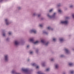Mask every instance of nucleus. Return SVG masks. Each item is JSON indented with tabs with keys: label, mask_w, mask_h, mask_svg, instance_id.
<instances>
[{
	"label": "nucleus",
	"mask_w": 74,
	"mask_h": 74,
	"mask_svg": "<svg viewBox=\"0 0 74 74\" xmlns=\"http://www.w3.org/2000/svg\"><path fill=\"white\" fill-rule=\"evenodd\" d=\"M8 33L9 35H11V34H12V32H8Z\"/></svg>",
	"instance_id": "nucleus-32"
},
{
	"label": "nucleus",
	"mask_w": 74,
	"mask_h": 74,
	"mask_svg": "<svg viewBox=\"0 0 74 74\" xmlns=\"http://www.w3.org/2000/svg\"><path fill=\"white\" fill-rule=\"evenodd\" d=\"M9 39H10L9 38H7L6 39V41H8L9 40Z\"/></svg>",
	"instance_id": "nucleus-39"
},
{
	"label": "nucleus",
	"mask_w": 74,
	"mask_h": 74,
	"mask_svg": "<svg viewBox=\"0 0 74 74\" xmlns=\"http://www.w3.org/2000/svg\"><path fill=\"white\" fill-rule=\"evenodd\" d=\"M2 35L3 37H5L6 36V34L5 32H3L2 34Z\"/></svg>",
	"instance_id": "nucleus-17"
},
{
	"label": "nucleus",
	"mask_w": 74,
	"mask_h": 74,
	"mask_svg": "<svg viewBox=\"0 0 74 74\" xmlns=\"http://www.w3.org/2000/svg\"><path fill=\"white\" fill-rule=\"evenodd\" d=\"M40 16H41V14H39L38 15V18H40Z\"/></svg>",
	"instance_id": "nucleus-37"
},
{
	"label": "nucleus",
	"mask_w": 74,
	"mask_h": 74,
	"mask_svg": "<svg viewBox=\"0 0 74 74\" xmlns=\"http://www.w3.org/2000/svg\"><path fill=\"white\" fill-rule=\"evenodd\" d=\"M22 70L25 74H29L30 73V70L28 68L22 69Z\"/></svg>",
	"instance_id": "nucleus-1"
},
{
	"label": "nucleus",
	"mask_w": 74,
	"mask_h": 74,
	"mask_svg": "<svg viewBox=\"0 0 74 74\" xmlns=\"http://www.w3.org/2000/svg\"><path fill=\"white\" fill-rule=\"evenodd\" d=\"M72 50H73V51H74V48H73Z\"/></svg>",
	"instance_id": "nucleus-46"
},
{
	"label": "nucleus",
	"mask_w": 74,
	"mask_h": 74,
	"mask_svg": "<svg viewBox=\"0 0 74 74\" xmlns=\"http://www.w3.org/2000/svg\"><path fill=\"white\" fill-rule=\"evenodd\" d=\"M30 59H28V62H29V61H30Z\"/></svg>",
	"instance_id": "nucleus-43"
},
{
	"label": "nucleus",
	"mask_w": 74,
	"mask_h": 74,
	"mask_svg": "<svg viewBox=\"0 0 74 74\" xmlns=\"http://www.w3.org/2000/svg\"><path fill=\"white\" fill-rule=\"evenodd\" d=\"M36 52L37 53H38V49H36Z\"/></svg>",
	"instance_id": "nucleus-33"
},
{
	"label": "nucleus",
	"mask_w": 74,
	"mask_h": 74,
	"mask_svg": "<svg viewBox=\"0 0 74 74\" xmlns=\"http://www.w3.org/2000/svg\"><path fill=\"white\" fill-rule=\"evenodd\" d=\"M46 71H49V69L47 68L46 69Z\"/></svg>",
	"instance_id": "nucleus-34"
},
{
	"label": "nucleus",
	"mask_w": 74,
	"mask_h": 74,
	"mask_svg": "<svg viewBox=\"0 0 74 74\" xmlns=\"http://www.w3.org/2000/svg\"><path fill=\"white\" fill-rule=\"evenodd\" d=\"M53 10V9H51L49 10V12H52V11Z\"/></svg>",
	"instance_id": "nucleus-29"
},
{
	"label": "nucleus",
	"mask_w": 74,
	"mask_h": 74,
	"mask_svg": "<svg viewBox=\"0 0 74 74\" xmlns=\"http://www.w3.org/2000/svg\"><path fill=\"white\" fill-rule=\"evenodd\" d=\"M37 13L36 12L32 14L33 16H37Z\"/></svg>",
	"instance_id": "nucleus-19"
},
{
	"label": "nucleus",
	"mask_w": 74,
	"mask_h": 74,
	"mask_svg": "<svg viewBox=\"0 0 74 74\" xmlns=\"http://www.w3.org/2000/svg\"><path fill=\"white\" fill-rule=\"evenodd\" d=\"M44 19V18H41V20H43Z\"/></svg>",
	"instance_id": "nucleus-44"
},
{
	"label": "nucleus",
	"mask_w": 74,
	"mask_h": 74,
	"mask_svg": "<svg viewBox=\"0 0 74 74\" xmlns=\"http://www.w3.org/2000/svg\"><path fill=\"white\" fill-rule=\"evenodd\" d=\"M56 13L55 12L54 13L52 16H50L49 14H47V16L49 18L51 19V18H54L56 16Z\"/></svg>",
	"instance_id": "nucleus-5"
},
{
	"label": "nucleus",
	"mask_w": 74,
	"mask_h": 74,
	"mask_svg": "<svg viewBox=\"0 0 74 74\" xmlns=\"http://www.w3.org/2000/svg\"><path fill=\"white\" fill-rule=\"evenodd\" d=\"M59 68V65L58 64H56L55 66V69H58Z\"/></svg>",
	"instance_id": "nucleus-18"
},
{
	"label": "nucleus",
	"mask_w": 74,
	"mask_h": 74,
	"mask_svg": "<svg viewBox=\"0 0 74 74\" xmlns=\"http://www.w3.org/2000/svg\"><path fill=\"white\" fill-rule=\"evenodd\" d=\"M57 40V39L56 38H53V40L54 42H55Z\"/></svg>",
	"instance_id": "nucleus-22"
},
{
	"label": "nucleus",
	"mask_w": 74,
	"mask_h": 74,
	"mask_svg": "<svg viewBox=\"0 0 74 74\" xmlns=\"http://www.w3.org/2000/svg\"><path fill=\"white\" fill-rule=\"evenodd\" d=\"M39 68L38 66H37L36 67V69H38Z\"/></svg>",
	"instance_id": "nucleus-41"
},
{
	"label": "nucleus",
	"mask_w": 74,
	"mask_h": 74,
	"mask_svg": "<svg viewBox=\"0 0 74 74\" xmlns=\"http://www.w3.org/2000/svg\"><path fill=\"white\" fill-rule=\"evenodd\" d=\"M69 65L70 66H73L74 65V64L73 62H69Z\"/></svg>",
	"instance_id": "nucleus-12"
},
{
	"label": "nucleus",
	"mask_w": 74,
	"mask_h": 74,
	"mask_svg": "<svg viewBox=\"0 0 74 74\" xmlns=\"http://www.w3.org/2000/svg\"><path fill=\"white\" fill-rule=\"evenodd\" d=\"M29 53L31 55H32V54H33V51H31Z\"/></svg>",
	"instance_id": "nucleus-35"
},
{
	"label": "nucleus",
	"mask_w": 74,
	"mask_h": 74,
	"mask_svg": "<svg viewBox=\"0 0 74 74\" xmlns=\"http://www.w3.org/2000/svg\"><path fill=\"white\" fill-rule=\"evenodd\" d=\"M14 45L15 47H18L19 45V42L17 40H15L14 42Z\"/></svg>",
	"instance_id": "nucleus-6"
},
{
	"label": "nucleus",
	"mask_w": 74,
	"mask_h": 74,
	"mask_svg": "<svg viewBox=\"0 0 74 74\" xmlns=\"http://www.w3.org/2000/svg\"><path fill=\"white\" fill-rule=\"evenodd\" d=\"M17 9L18 10H21L22 9V7L21 6H18L17 7Z\"/></svg>",
	"instance_id": "nucleus-14"
},
{
	"label": "nucleus",
	"mask_w": 74,
	"mask_h": 74,
	"mask_svg": "<svg viewBox=\"0 0 74 74\" xmlns=\"http://www.w3.org/2000/svg\"><path fill=\"white\" fill-rule=\"evenodd\" d=\"M50 60H51V61L52 62H53V61L55 60V59L53 58H51V59H50Z\"/></svg>",
	"instance_id": "nucleus-31"
},
{
	"label": "nucleus",
	"mask_w": 74,
	"mask_h": 74,
	"mask_svg": "<svg viewBox=\"0 0 74 74\" xmlns=\"http://www.w3.org/2000/svg\"><path fill=\"white\" fill-rule=\"evenodd\" d=\"M9 55L8 54H5L4 56L3 60L5 62H8L9 61Z\"/></svg>",
	"instance_id": "nucleus-2"
},
{
	"label": "nucleus",
	"mask_w": 74,
	"mask_h": 74,
	"mask_svg": "<svg viewBox=\"0 0 74 74\" xmlns=\"http://www.w3.org/2000/svg\"><path fill=\"white\" fill-rule=\"evenodd\" d=\"M73 7L74 5H71L69 6V7L71 8H73Z\"/></svg>",
	"instance_id": "nucleus-25"
},
{
	"label": "nucleus",
	"mask_w": 74,
	"mask_h": 74,
	"mask_svg": "<svg viewBox=\"0 0 74 74\" xmlns=\"http://www.w3.org/2000/svg\"><path fill=\"white\" fill-rule=\"evenodd\" d=\"M72 16L73 18V19H74V14H72Z\"/></svg>",
	"instance_id": "nucleus-38"
},
{
	"label": "nucleus",
	"mask_w": 74,
	"mask_h": 74,
	"mask_svg": "<svg viewBox=\"0 0 74 74\" xmlns=\"http://www.w3.org/2000/svg\"><path fill=\"white\" fill-rule=\"evenodd\" d=\"M43 33L44 34H48V32H47L45 31H43Z\"/></svg>",
	"instance_id": "nucleus-27"
},
{
	"label": "nucleus",
	"mask_w": 74,
	"mask_h": 74,
	"mask_svg": "<svg viewBox=\"0 0 74 74\" xmlns=\"http://www.w3.org/2000/svg\"><path fill=\"white\" fill-rule=\"evenodd\" d=\"M60 57L61 58H64V57H65V56L64 55L62 54L60 55Z\"/></svg>",
	"instance_id": "nucleus-24"
},
{
	"label": "nucleus",
	"mask_w": 74,
	"mask_h": 74,
	"mask_svg": "<svg viewBox=\"0 0 74 74\" xmlns=\"http://www.w3.org/2000/svg\"><path fill=\"white\" fill-rule=\"evenodd\" d=\"M59 40L60 41V42L62 43V42H63V41H64V39H63V38H61Z\"/></svg>",
	"instance_id": "nucleus-11"
},
{
	"label": "nucleus",
	"mask_w": 74,
	"mask_h": 74,
	"mask_svg": "<svg viewBox=\"0 0 74 74\" xmlns=\"http://www.w3.org/2000/svg\"><path fill=\"white\" fill-rule=\"evenodd\" d=\"M5 23H6V25H8L10 23V21L8 19H5Z\"/></svg>",
	"instance_id": "nucleus-7"
},
{
	"label": "nucleus",
	"mask_w": 74,
	"mask_h": 74,
	"mask_svg": "<svg viewBox=\"0 0 74 74\" xmlns=\"http://www.w3.org/2000/svg\"><path fill=\"white\" fill-rule=\"evenodd\" d=\"M30 33H36L37 32V31L34 29H33L30 30Z\"/></svg>",
	"instance_id": "nucleus-8"
},
{
	"label": "nucleus",
	"mask_w": 74,
	"mask_h": 74,
	"mask_svg": "<svg viewBox=\"0 0 74 74\" xmlns=\"http://www.w3.org/2000/svg\"><path fill=\"white\" fill-rule=\"evenodd\" d=\"M62 5V4L60 3H59L58 4V5L57 6L58 7H60Z\"/></svg>",
	"instance_id": "nucleus-28"
},
{
	"label": "nucleus",
	"mask_w": 74,
	"mask_h": 74,
	"mask_svg": "<svg viewBox=\"0 0 74 74\" xmlns=\"http://www.w3.org/2000/svg\"><path fill=\"white\" fill-rule=\"evenodd\" d=\"M64 51L67 54V55H68L70 53V51H69L68 49H64Z\"/></svg>",
	"instance_id": "nucleus-9"
},
{
	"label": "nucleus",
	"mask_w": 74,
	"mask_h": 74,
	"mask_svg": "<svg viewBox=\"0 0 74 74\" xmlns=\"http://www.w3.org/2000/svg\"><path fill=\"white\" fill-rule=\"evenodd\" d=\"M70 73L71 74H74V70H72L70 71Z\"/></svg>",
	"instance_id": "nucleus-21"
},
{
	"label": "nucleus",
	"mask_w": 74,
	"mask_h": 74,
	"mask_svg": "<svg viewBox=\"0 0 74 74\" xmlns=\"http://www.w3.org/2000/svg\"><path fill=\"white\" fill-rule=\"evenodd\" d=\"M39 26H40V27H42L43 26V25H42V24H40L39 25Z\"/></svg>",
	"instance_id": "nucleus-36"
},
{
	"label": "nucleus",
	"mask_w": 74,
	"mask_h": 74,
	"mask_svg": "<svg viewBox=\"0 0 74 74\" xmlns=\"http://www.w3.org/2000/svg\"><path fill=\"white\" fill-rule=\"evenodd\" d=\"M41 42L42 43L45 45L47 46L48 44L49 43V42L48 41H46L44 40H41Z\"/></svg>",
	"instance_id": "nucleus-3"
},
{
	"label": "nucleus",
	"mask_w": 74,
	"mask_h": 74,
	"mask_svg": "<svg viewBox=\"0 0 74 74\" xmlns=\"http://www.w3.org/2000/svg\"><path fill=\"white\" fill-rule=\"evenodd\" d=\"M58 12L60 14H61L62 13V10H58Z\"/></svg>",
	"instance_id": "nucleus-30"
},
{
	"label": "nucleus",
	"mask_w": 74,
	"mask_h": 74,
	"mask_svg": "<svg viewBox=\"0 0 74 74\" xmlns=\"http://www.w3.org/2000/svg\"><path fill=\"white\" fill-rule=\"evenodd\" d=\"M29 47H30V46L29 45H28L27 46V48H29Z\"/></svg>",
	"instance_id": "nucleus-42"
},
{
	"label": "nucleus",
	"mask_w": 74,
	"mask_h": 74,
	"mask_svg": "<svg viewBox=\"0 0 74 74\" xmlns=\"http://www.w3.org/2000/svg\"><path fill=\"white\" fill-rule=\"evenodd\" d=\"M47 29L48 30H53V28H51V27H47Z\"/></svg>",
	"instance_id": "nucleus-13"
},
{
	"label": "nucleus",
	"mask_w": 74,
	"mask_h": 74,
	"mask_svg": "<svg viewBox=\"0 0 74 74\" xmlns=\"http://www.w3.org/2000/svg\"><path fill=\"white\" fill-rule=\"evenodd\" d=\"M60 24H62L67 26L69 24V21L68 20H64V21H62L60 22Z\"/></svg>",
	"instance_id": "nucleus-4"
},
{
	"label": "nucleus",
	"mask_w": 74,
	"mask_h": 74,
	"mask_svg": "<svg viewBox=\"0 0 74 74\" xmlns=\"http://www.w3.org/2000/svg\"><path fill=\"white\" fill-rule=\"evenodd\" d=\"M8 1V0H0V2H2L3 1Z\"/></svg>",
	"instance_id": "nucleus-26"
},
{
	"label": "nucleus",
	"mask_w": 74,
	"mask_h": 74,
	"mask_svg": "<svg viewBox=\"0 0 74 74\" xmlns=\"http://www.w3.org/2000/svg\"><path fill=\"white\" fill-rule=\"evenodd\" d=\"M11 73L13 74H21L20 73H17L14 70H12L11 72Z\"/></svg>",
	"instance_id": "nucleus-10"
},
{
	"label": "nucleus",
	"mask_w": 74,
	"mask_h": 74,
	"mask_svg": "<svg viewBox=\"0 0 74 74\" xmlns=\"http://www.w3.org/2000/svg\"><path fill=\"white\" fill-rule=\"evenodd\" d=\"M29 40L30 42H33V43H34V39H33V38L30 39Z\"/></svg>",
	"instance_id": "nucleus-15"
},
{
	"label": "nucleus",
	"mask_w": 74,
	"mask_h": 74,
	"mask_svg": "<svg viewBox=\"0 0 74 74\" xmlns=\"http://www.w3.org/2000/svg\"><path fill=\"white\" fill-rule=\"evenodd\" d=\"M62 74H66V72H63Z\"/></svg>",
	"instance_id": "nucleus-40"
},
{
	"label": "nucleus",
	"mask_w": 74,
	"mask_h": 74,
	"mask_svg": "<svg viewBox=\"0 0 74 74\" xmlns=\"http://www.w3.org/2000/svg\"><path fill=\"white\" fill-rule=\"evenodd\" d=\"M31 64L32 66H37V64H36L35 63Z\"/></svg>",
	"instance_id": "nucleus-20"
},
{
	"label": "nucleus",
	"mask_w": 74,
	"mask_h": 74,
	"mask_svg": "<svg viewBox=\"0 0 74 74\" xmlns=\"http://www.w3.org/2000/svg\"><path fill=\"white\" fill-rule=\"evenodd\" d=\"M39 42V41H36V42H34V44H38Z\"/></svg>",
	"instance_id": "nucleus-23"
},
{
	"label": "nucleus",
	"mask_w": 74,
	"mask_h": 74,
	"mask_svg": "<svg viewBox=\"0 0 74 74\" xmlns=\"http://www.w3.org/2000/svg\"><path fill=\"white\" fill-rule=\"evenodd\" d=\"M68 18H69V17H66V19H68Z\"/></svg>",
	"instance_id": "nucleus-45"
},
{
	"label": "nucleus",
	"mask_w": 74,
	"mask_h": 74,
	"mask_svg": "<svg viewBox=\"0 0 74 74\" xmlns=\"http://www.w3.org/2000/svg\"><path fill=\"white\" fill-rule=\"evenodd\" d=\"M45 62H42L41 65L42 66H45Z\"/></svg>",
	"instance_id": "nucleus-16"
}]
</instances>
